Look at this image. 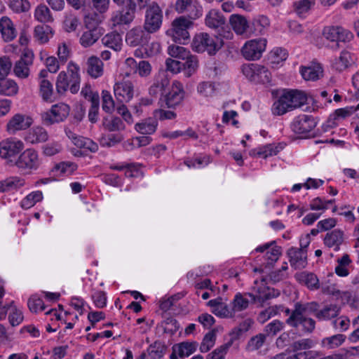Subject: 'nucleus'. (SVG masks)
<instances>
[{"mask_svg": "<svg viewBox=\"0 0 359 359\" xmlns=\"http://www.w3.org/2000/svg\"><path fill=\"white\" fill-rule=\"evenodd\" d=\"M352 261L348 254L343 255L337 259V265L334 268L335 273L339 277H346L350 273V268Z\"/></svg>", "mask_w": 359, "mask_h": 359, "instance_id": "58836bf2", "label": "nucleus"}, {"mask_svg": "<svg viewBox=\"0 0 359 359\" xmlns=\"http://www.w3.org/2000/svg\"><path fill=\"white\" fill-rule=\"evenodd\" d=\"M102 108L107 113L111 114L115 109V102L108 90L102 91Z\"/></svg>", "mask_w": 359, "mask_h": 359, "instance_id": "0e129e2a", "label": "nucleus"}, {"mask_svg": "<svg viewBox=\"0 0 359 359\" xmlns=\"http://www.w3.org/2000/svg\"><path fill=\"white\" fill-rule=\"evenodd\" d=\"M229 24L236 35L244 38L250 37V24L245 16L238 14H233L229 18Z\"/></svg>", "mask_w": 359, "mask_h": 359, "instance_id": "dca6fc26", "label": "nucleus"}, {"mask_svg": "<svg viewBox=\"0 0 359 359\" xmlns=\"http://www.w3.org/2000/svg\"><path fill=\"white\" fill-rule=\"evenodd\" d=\"M43 196L41 191H34L27 195L20 202V206L23 209H29L36 203L42 201Z\"/></svg>", "mask_w": 359, "mask_h": 359, "instance_id": "de8ad7c7", "label": "nucleus"}, {"mask_svg": "<svg viewBox=\"0 0 359 359\" xmlns=\"http://www.w3.org/2000/svg\"><path fill=\"white\" fill-rule=\"evenodd\" d=\"M18 92L17 83L12 79L0 80V95L12 96Z\"/></svg>", "mask_w": 359, "mask_h": 359, "instance_id": "49530a36", "label": "nucleus"}, {"mask_svg": "<svg viewBox=\"0 0 359 359\" xmlns=\"http://www.w3.org/2000/svg\"><path fill=\"white\" fill-rule=\"evenodd\" d=\"M72 85V82H70V79L67 76V74L62 71L60 72L57 77L56 80V90L57 93L64 94L68 88L70 89Z\"/></svg>", "mask_w": 359, "mask_h": 359, "instance_id": "4d7b16f0", "label": "nucleus"}, {"mask_svg": "<svg viewBox=\"0 0 359 359\" xmlns=\"http://www.w3.org/2000/svg\"><path fill=\"white\" fill-rule=\"evenodd\" d=\"M216 341V332L215 330L208 332L203 337L200 346V351L206 353L214 346Z\"/></svg>", "mask_w": 359, "mask_h": 359, "instance_id": "774afa93", "label": "nucleus"}, {"mask_svg": "<svg viewBox=\"0 0 359 359\" xmlns=\"http://www.w3.org/2000/svg\"><path fill=\"white\" fill-rule=\"evenodd\" d=\"M135 18V7L112 12L110 22L112 27L130 25Z\"/></svg>", "mask_w": 359, "mask_h": 359, "instance_id": "aec40b11", "label": "nucleus"}, {"mask_svg": "<svg viewBox=\"0 0 359 359\" xmlns=\"http://www.w3.org/2000/svg\"><path fill=\"white\" fill-rule=\"evenodd\" d=\"M54 30L48 25H37L34 29V38L40 44L48 43L54 35Z\"/></svg>", "mask_w": 359, "mask_h": 359, "instance_id": "72a5a7b5", "label": "nucleus"}, {"mask_svg": "<svg viewBox=\"0 0 359 359\" xmlns=\"http://www.w3.org/2000/svg\"><path fill=\"white\" fill-rule=\"evenodd\" d=\"M40 95L43 100L47 102H53V88L52 83L46 80L42 79L39 82Z\"/></svg>", "mask_w": 359, "mask_h": 359, "instance_id": "3c124183", "label": "nucleus"}, {"mask_svg": "<svg viewBox=\"0 0 359 359\" xmlns=\"http://www.w3.org/2000/svg\"><path fill=\"white\" fill-rule=\"evenodd\" d=\"M288 54L285 49L283 48H274L269 55V60L271 64L278 65L287 58Z\"/></svg>", "mask_w": 359, "mask_h": 359, "instance_id": "6e6d98bb", "label": "nucleus"}, {"mask_svg": "<svg viewBox=\"0 0 359 359\" xmlns=\"http://www.w3.org/2000/svg\"><path fill=\"white\" fill-rule=\"evenodd\" d=\"M184 97L183 85L178 81H174L169 92L165 95L168 107H175L181 103Z\"/></svg>", "mask_w": 359, "mask_h": 359, "instance_id": "6ab92c4d", "label": "nucleus"}, {"mask_svg": "<svg viewBox=\"0 0 359 359\" xmlns=\"http://www.w3.org/2000/svg\"><path fill=\"white\" fill-rule=\"evenodd\" d=\"M13 304V302H12L8 306V309H11L10 313L8 315V320L10 324L13 327H15L20 325L22 322L24 318L21 310Z\"/></svg>", "mask_w": 359, "mask_h": 359, "instance_id": "e2e57ef3", "label": "nucleus"}, {"mask_svg": "<svg viewBox=\"0 0 359 359\" xmlns=\"http://www.w3.org/2000/svg\"><path fill=\"white\" fill-rule=\"evenodd\" d=\"M48 139L47 131L42 127L37 126L32 128L26 135L25 140L31 144L44 142Z\"/></svg>", "mask_w": 359, "mask_h": 359, "instance_id": "e433bc0d", "label": "nucleus"}, {"mask_svg": "<svg viewBox=\"0 0 359 359\" xmlns=\"http://www.w3.org/2000/svg\"><path fill=\"white\" fill-rule=\"evenodd\" d=\"M344 241V231L340 229H334L326 233L323 243L326 247L332 248L334 251L337 252L339 250Z\"/></svg>", "mask_w": 359, "mask_h": 359, "instance_id": "bb28decb", "label": "nucleus"}, {"mask_svg": "<svg viewBox=\"0 0 359 359\" xmlns=\"http://www.w3.org/2000/svg\"><path fill=\"white\" fill-rule=\"evenodd\" d=\"M267 43V39L263 37L246 41L241 48V55L246 60H258L266 51Z\"/></svg>", "mask_w": 359, "mask_h": 359, "instance_id": "423d86ee", "label": "nucleus"}, {"mask_svg": "<svg viewBox=\"0 0 359 359\" xmlns=\"http://www.w3.org/2000/svg\"><path fill=\"white\" fill-rule=\"evenodd\" d=\"M80 24L79 18L72 13H67L63 22L64 29L67 32H72L76 30Z\"/></svg>", "mask_w": 359, "mask_h": 359, "instance_id": "338daca9", "label": "nucleus"}, {"mask_svg": "<svg viewBox=\"0 0 359 359\" xmlns=\"http://www.w3.org/2000/svg\"><path fill=\"white\" fill-rule=\"evenodd\" d=\"M80 68L78 65L73 62H69L67 65V72L69 74L70 92L73 94L78 93L80 88L81 77L79 74Z\"/></svg>", "mask_w": 359, "mask_h": 359, "instance_id": "473e14b6", "label": "nucleus"}, {"mask_svg": "<svg viewBox=\"0 0 359 359\" xmlns=\"http://www.w3.org/2000/svg\"><path fill=\"white\" fill-rule=\"evenodd\" d=\"M340 313V307L337 304L325 305L316 313L319 320H328L336 318Z\"/></svg>", "mask_w": 359, "mask_h": 359, "instance_id": "c03bdc74", "label": "nucleus"}, {"mask_svg": "<svg viewBox=\"0 0 359 359\" xmlns=\"http://www.w3.org/2000/svg\"><path fill=\"white\" fill-rule=\"evenodd\" d=\"M22 141L15 137H8L0 142V157L8 163H15V157L24 149Z\"/></svg>", "mask_w": 359, "mask_h": 359, "instance_id": "6e6552de", "label": "nucleus"}, {"mask_svg": "<svg viewBox=\"0 0 359 359\" xmlns=\"http://www.w3.org/2000/svg\"><path fill=\"white\" fill-rule=\"evenodd\" d=\"M355 57L347 50L341 52L339 56L334 60L333 67L339 72H342L355 64Z\"/></svg>", "mask_w": 359, "mask_h": 359, "instance_id": "c85d7f7f", "label": "nucleus"}, {"mask_svg": "<svg viewBox=\"0 0 359 359\" xmlns=\"http://www.w3.org/2000/svg\"><path fill=\"white\" fill-rule=\"evenodd\" d=\"M87 72L94 79H97L103 74V62L95 57L91 56L87 62Z\"/></svg>", "mask_w": 359, "mask_h": 359, "instance_id": "ea45409f", "label": "nucleus"}, {"mask_svg": "<svg viewBox=\"0 0 359 359\" xmlns=\"http://www.w3.org/2000/svg\"><path fill=\"white\" fill-rule=\"evenodd\" d=\"M166 348L164 342L158 340L150 344L147 352L151 359H161L165 355Z\"/></svg>", "mask_w": 359, "mask_h": 359, "instance_id": "a18cd8bd", "label": "nucleus"}, {"mask_svg": "<svg viewBox=\"0 0 359 359\" xmlns=\"http://www.w3.org/2000/svg\"><path fill=\"white\" fill-rule=\"evenodd\" d=\"M103 125L109 131H120L125 129V124L118 117L104 118Z\"/></svg>", "mask_w": 359, "mask_h": 359, "instance_id": "680f3d73", "label": "nucleus"}, {"mask_svg": "<svg viewBox=\"0 0 359 359\" xmlns=\"http://www.w3.org/2000/svg\"><path fill=\"white\" fill-rule=\"evenodd\" d=\"M313 4V1L300 0L294 3V11L299 17L304 18Z\"/></svg>", "mask_w": 359, "mask_h": 359, "instance_id": "69168bd1", "label": "nucleus"}, {"mask_svg": "<svg viewBox=\"0 0 359 359\" xmlns=\"http://www.w3.org/2000/svg\"><path fill=\"white\" fill-rule=\"evenodd\" d=\"M104 20L103 13L97 11L86 13L83 16V23L86 29H98V26Z\"/></svg>", "mask_w": 359, "mask_h": 359, "instance_id": "4c0bfd02", "label": "nucleus"}, {"mask_svg": "<svg viewBox=\"0 0 359 359\" xmlns=\"http://www.w3.org/2000/svg\"><path fill=\"white\" fill-rule=\"evenodd\" d=\"M69 105L61 102L52 106L51 109L43 114V119L47 124H53L65 121L69 116Z\"/></svg>", "mask_w": 359, "mask_h": 359, "instance_id": "f8f14e48", "label": "nucleus"}, {"mask_svg": "<svg viewBox=\"0 0 359 359\" xmlns=\"http://www.w3.org/2000/svg\"><path fill=\"white\" fill-rule=\"evenodd\" d=\"M278 147L273 144H266L257 149H253L250 151L251 156H258L266 158L269 156H275L279 152Z\"/></svg>", "mask_w": 359, "mask_h": 359, "instance_id": "37998d69", "label": "nucleus"}, {"mask_svg": "<svg viewBox=\"0 0 359 359\" xmlns=\"http://www.w3.org/2000/svg\"><path fill=\"white\" fill-rule=\"evenodd\" d=\"M0 32L6 42L12 41L17 36V30L13 22L7 16H3L0 19Z\"/></svg>", "mask_w": 359, "mask_h": 359, "instance_id": "cd10ccee", "label": "nucleus"}, {"mask_svg": "<svg viewBox=\"0 0 359 359\" xmlns=\"http://www.w3.org/2000/svg\"><path fill=\"white\" fill-rule=\"evenodd\" d=\"M198 346L195 341H183L172 346V351L180 358L188 357L194 353Z\"/></svg>", "mask_w": 359, "mask_h": 359, "instance_id": "79ce46f5", "label": "nucleus"}, {"mask_svg": "<svg viewBox=\"0 0 359 359\" xmlns=\"http://www.w3.org/2000/svg\"><path fill=\"white\" fill-rule=\"evenodd\" d=\"M216 85L211 81H203L197 86L198 93L205 97H212L216 91Z\"/></svg>", "mask_w": 359, "mask_h": 359, "instance_id": "bf43d9fd", "label": "nucleus"}, {"mask_svg": "<svg viewBox=\"0 0 359 359\" xmlns=\"http://www.w3.org/2000/svg\"><path fill=\"white\" fill-rule=\"evenodd\" d=\"M184 60L185 62L182 63V69L184 70L187 76H191L198 67V57L189 53V56L185 57Z\"/></svg>", "mask_w": 359, "mask_h": 359, "instance_id": "5fc2aeb1", "label": "nucleus"}, {"mask_svg": "<svg viewBox=\"0 0 359 359\" xmlns=\"http://www.w3.org/2000/svg\"><path fill=\"white\" fill-rule=\"evenodd\" d=\"M146 8L143 27L147 33L153 34L158 32L162 25L163 11L156 1L151 2Z\"/></svg>", "mask_w": 359, "mask_h": 359, "instance_id": "39448f33", "label": "nucleus"}, {"mask_svg": "<svg viewBox=\"0 0 359 359\" xmlns=\"http://www.w3.org/2000/svg\"><path fill=\"white\" fill-rule=\"evenodd\" d=\"M274 241L271 243H265L262 245H259L255 248L256 252H264L266 251L265 255L266 266H271L278 259L281 250L280 248L276 245H273Z\"/></svg>", "mask_w": 359, "mask_h": 359, "instance_id": "5701e85b", "label": "nucleus"}, {"mask_svg": "<svg viewBox=\"0 0 359 359\" xmlns=\"http://www.w3.org/2000/svg\"><path fill=\"white\" fill-rule=\"evenodd\" d=\"M150 34L140 27H136L128 31L126 36V41L130 46H144L149 42Z\"/></svg>", "mask_w": 359, "mask_h": 359, "instance_id": "a211bd4d", "label": "nucleus"}, {"mask_svg": "<svg viewBox=\"0 0 359 359\" xmlns=\"http://www.w3.org/2000/svg\"><path fill=\"white\" fill-rule=\"evenodd\" d=\"M290 265L294 269H304L307 264V253L304 248H291L287 251Z\"/></svg>", "mask_w": 359, "mask_h": 359, "instance_id": "b1692460", "label": "nucleus"}, {"mask_svg": "<svg viewBox=\"0 0 359 359\" xmlns=\"http://www.w3.org/2000/svg\"><path fill=\"white\" fill-rule=\"evenodd\" d=\"M175 11L178 13H187L191 20H196L202 15V7L198 0H177Z\"/></svg>", "mask_w": 359, "mask_h": 359, "instance_id": "ddd939ff", "label": "nucleus"}, {"mask_svg": "<svg viewBox=\"0 0 359 359\" xmlns=\"http://www.w3.org/2000/svg\"><path fill=\"white\" fill-rule=\"evenodd\" d=\"M297 280L306 285L311 290H316L320 287V282L313 273L303 271L296 275Z\"/></svg>", "mask_w": 359, "mask_h": 359, "instance_id": "f704fd0d", "label": "nucleus"}, {"mask_svg": "<svg viewBox=\"0 0 359 359\" xmlns=\"http://www.w3.org/2000/svg\"><path fill=\"white\" fill-rule=\"evenodd\" d=\"M34 53L32 50L26 49L20 58L15 62L13 67L15 75L20 79H26L29 76L30 67L33 65Z\"/></svg>", "mask_w": 359, "mask_h": 359, "instance_id": "9d476101", "label": "nucleus"}, {"mask_svg": "<svg viewBox=\"0 0 359 359\" xmlns=\"http://www.w3.org/2000/svg\"><path fill=\"white\" fill-rule=\"evenodd\" d=\"M346 336L342 334H337L322 339L323 346L329 348H336L341 346L346 340Z\"/></svg>", "mask_w": 359, "mask_h": 359, "instance_id": "603ef678", "label": "nucleus"}, {"mask_svg": "<svg viewBox=\"0 0 359 359\" xmlns=\"http://www.w3.org/2000/svg\"><path fill=\"white\" fill-rule=\"evenodd\" d=\"M225 18L217 9H211L205 15V23L210 29H216L225 24Z\"/></svg>", "mask_w": 359, "mask_h": 359, "instance_id": "7c9ffc66", "label": "nucleus"}, {"mask_svg": "<svg viewBox=\"0 0 359 359\" xmlns=\"http://www.w3.org/2000/svg\"><path fill=\"white\" fill-rule=\"evenodd\" d=\"M25 180L19 177H11L0 182V192L9 191L22 187Z\"/></svg>", "mask_w": 359, "mask_h": 359, "instance_id": "09e8293b", "label": "nucleus"}, {"mask_svg": "<svg viewBox=\"0 0 359 359\" xmlns=\"http://www.w3.org/2000/svg\"><path fill=\"white\" fill-rule=\"evenodd\" d=\"M65 133L68 138L77 147L90 151L91 152H95L97 151L98 145L90 139L79 136L68 128L65 129Z\"/></svg>", "mask_w": 359, "mask_h": 359, "instance_id": "393cba45", "label": "nucleus"}, {"mask_svg": "<svg viewBox=\"0 0 359 359\" xmlns=\"http://www.w3.org/2000/svg\"><path fill=\"white\" fill-rule=\"evenodd\" d=\"M152 141V138L149 135L139 136L132 138L125 142V147L128 149L139 148L149 145Z\"/></svg>", "mask_w": 359, "mask_h": 359, "instance_id": "13d9d810", "label": "nucleus"}, {"mask_svg": "<svg viewBox=\"0 0 359 359\" xmlns=\"http://www.w3.org/2000/svg\"><path fill=\"white\" fill-rule=\"evenodd\" d=\"M126 65L130 67L134 73L137 74L142 78H147L151 73V65L146 60H140L139 62H137L135 59L128 57L126 60Z\"/></svg>", "mask_w": 359, "mask_h": 359, "instance_id": "a878e982", "label": "nucleus"}, {"mask_svg": "<svg viewBox=\"0 0 359 359\" xmlns=\"http://www.w3.org/2000/svg\"><path fill=\"white\" fill-rule=\"evenodd\" d=\"M255 285L252 292L246 293L250 297L252 303L262 304L264 302L280 295L279 290L266 286L264 281L259 283L255 280Z\"/></svg>", "mask_w": 359, "mask_h": 359, "instance_id": "1a4fd4ad", "label": "nucleus"}, {"mask_svg": "<svg viewBox=\"0 0 359 359\" xmlns=\"http://www.w3.org/2000/svg\"><path fill=\"white\" fill-rule=\"evenodd\" d=\"M306 102L307 95L304 92L299 90H284L273 102L271 112L275 116H281L302 107Z\"/></svg>", "mask_w": 359, "mask_h": 359, "instance_id": "f257e3e1", "label": "nucleus"}, {"mask_svg": "<svg viewBox=\"0 0 359 359\" xmlns=\"http://www.w3.org/2000/svg\"><path fill=\"white\" fill-rule=\"evenodd\" d=\"M223 46L222 41L208 33L196 34L192 41L191 48L197 53L207 52L209 55H215Z\"/></svg>", "mask_w": 359, "mask_h": 359, "instance_id": "f03ea898", "label": "nucleus"}, {"mask_svg": "<svg viewBox=\"0 0 359 359\" xmlns=\"http://www.w3.org/2000/svg\"><path fill=\"white\" fill-rule=\"evenodd\" d=\"M325 36L332 41L349 42L353 38V34L348 29L339 26L330 27L324 29Z\"/></svg>", "mask_w": 359, "mask_h": 359, "instance_id": "412c9836", "label": "nucleus"}, {"mask_svg": "<svg viewBox=\"0 0 359 359\" xmlns=\"http://www.w3.org/2000/svg\"><path fill=\"white\" fill-rule=\"evenodd\" d=\"M100 36L101 33L98 29H87L81 34L79 38V43L83 48L90 47L97 41Z\"/></svg>", "mask_w": 359, "mask_h": 359, "instance_id": "a19ab883", "label": "nucleus"}, {"mask_svg": "<svg viewBox=\"0 0 359 359\" xmlns=\"http://www.w3.org/2000/svg\"><path fill=\"white\" fill-rule=\"evenodd\" d=\"M323 67L318 63H312L306 67H302L300 73L304 79L306 81H316L323 76Z\"/></svg>", "mask_w": 359, "mask_h": 359, "instance_id": "2f4dec72", "label": "nucleus"}, {"mask_svg": "<svg viewBox=\"0 0 359 359\" xmlns=\"http://www.w3.org/2000/svg\"><path fill=\"white\" fill-rule=\"evenodd\" d=\"M306 310V305L296 304L294 310L286 320L287 324L293 327L302 325L304 331L311 332L315 328L316 322L313 319L304 316Z\"/></svg>", "mask_w": 359, "mask_h": 359, "instance_id": "0eeeda50", "label": "nucleus"}, {"mask_svg": "<svg viewBox=\"0 0 359 359\" xmlns=\"http://www.w3.org/2000/svg\"><path fill=\"white\" fill-rule=\"evenodd\" d=\"M33 123L32 118L25 114H15L8 121L6 130L11 135H14L20 130L29 128Z\"/></svg>", "mask_w": 359, "mask_h": 359, "instance_id": "2eb2a0df", "label": "nucleus"}, {"mask_svg": "<svg viewBox=\"0 0 359 359\" xmlns=\"http://www.w3.org/2000/svg\"><path fill=\"white\" fill-rule=\"evenodd\" d=\"M158 125V121L155 117H149L137 123L135 129L140 134L151 135L156 131Z\"/></svg>", "mask_w": 359, "mask_h": 359, "instance_id": "c756f323", "label": "nucleus"}, {"mask_svg": "<svg viewBox=\"0 0 359 359\" xmlns=\"http://www.w3.org/2000/svg\"><path fill=\"white\" fill-rule=\"evenodd\" d=\"M245 296H247L246 293L244 294L240 292L236 294L231 303L233 311H242L248 307L250 301Z\"/></svg>", "mask_w": 359, "mask_h": 359, "instance_id": "052dcab7", "label": "nucleus"}, {"mask_svg": "<svg viewBox=\"0 0 359 359\" xmlns=\"http://www.w3.org/2000/svg\"><path fill=\"white\" fill-rule=\"evenodd\" d=\"M170 84V78L165 70H160L154 78V83L149 88V95L156 97L162 94Z\"/></svg>", "mask_w": 359, "mask_h": 359, "instance_id": "4be33fe9", "label": "nucleus"}, {"mask_svg": "<svg viewBox=\"0 0 359 359\" xmlns=\"http://www.w3.org/2000/svg\"><path fill=\"white\" fill-rule=\"evenodd\" d=\"M193 20L184 16L177 18L172 21V28L167 30L166 34L175 42L184 44L187 43L190 37L189 29L193 27Z\"/></svg>", "mask_w": 359, "mask_h": 359, "instance_id": "20e7f679", "label": "nucleus"}, {"mask_svg": "<svg viewBox=\"0 0 359 359\" xmlns=\"http://www.w3.org/2000/svg\"><path fill=\"white\" fill-rule=\"evenodd\" d=\"M250 34L251 36H264L271 27V20L265 15H257L250 22Z\"/></svg>", "mask_w": 359, "mask_h": 359, "instance_id": "f3484780", "label": "nucleus"}, {"mask_svg": "<svg viewBox=\"0 0 359 359\" xmlns=\"http://www.w3.org/2000/svg\"><path fill=\"white\" fill-rule=\"evenodd\" d=\"M34 18L41 23H48L53 20L49 8L43 4H40L35 8Z\"/></svg>", "mask_w": 359, "mask_h": 359, "instance_id": "8fccbe9b", "label": "nucleus"}, {"mask_svg": "<svg viewBox=\"0 0 359 359\" xmlns=\"http://www.w3.org/2000/svg\"><path fill=\"white\" fill-rule=\"evenodd\" d=\"M14 164L23 174L30 175L39 169L41 159L37 151L29 148L20 154Z\"/></svg>", "mask_w": 359, "mask_h": 359, "instance_id": "7ed1b4c3", "label": "nucleus"}, {"mask_svg": "<svg viewBox=\"0 0 359 359\" xmlns=\"http://www.w3.org/2000/svg\"><path fill=\"white\" fill-rule=\"evenodd\" d=\"M316 127L314 119L309 115L302 114L297 116L290 125L291 130L296 134L306 135Z\"/></svg>", "mask_w": 359, "mask_h": 359, "instance_id": "4468645a", "label": "nucleus"}, {"mask_svg": "<svg viewBox=\"0 0 359 359\" xmlns=\"http://www.w3.org/2000/svg\"><path fill=\"white\" fill-rule=\"evenodd\" d=\"M114 94L120 103H128L131 101L135 94L133 83L129 80L116 82L114 86Z\"/></svg>", "mask_w": 359, "mask_h": 359, "instance_id": "9b49d317", "label": "nucleus"}, {"mask_svg": "<svg viewBox=\"0 0 359 359\" xmlns=\"http://www.w3.org/2000/svg\"><path fill=\"white\" fill-rule=\"evenodd\" d=\"M102 43L115 51H119L123 45L122 36L116 32H111L101 39Z\"/></svg>", "mask_w": 359, "mask_h": 359, "instance_id": "c9c22d12", "label": "nucleus"}, {"mask_svg": "<svg viewBox=\"0 0 359 359\" xmlns=\"http://www.w3.org/2000/svg\"><path fill=\"white\" fill-rule=\"evenodd\" d=\"M72 54L71 43L62 41L58 43L57 55L61 65L65 64Z\"/></svg>", "mask_w": 359, "mask_h": 359, "instance_id": "864d4df0", "label": "nucleus"}]
</instances>
